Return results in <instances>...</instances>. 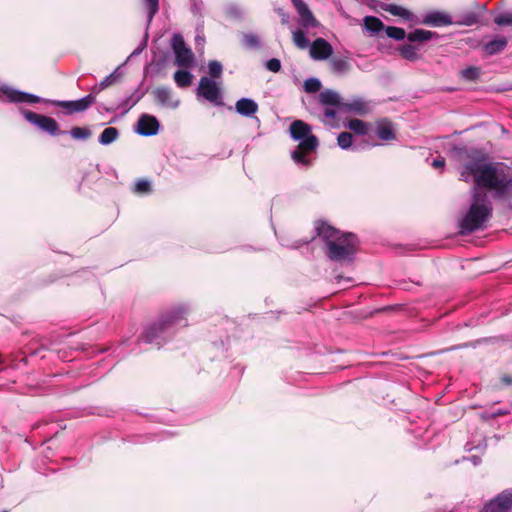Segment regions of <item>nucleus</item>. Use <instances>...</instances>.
<instances>
[{"label": "nucleus", "instance_id": "nucleus-16", "mask_svg": "<svg viewBox=\"0 0 512 512\" xmlns=\"http://www.w3.org/2000/svg\"><path fill=\"white\" fill-rule=\"evenodd\" d=\"M332 52V46L323 38L316 39L310 46V55L315 60L327 59Z\"/></svg>", "mask_w": 512, "mask_h": 512}, {"label": "nucleus", "instance_id": "nucleus-43", "mask_svg": "<svg viewBox=\"0 0 512 512\" xmlns=\"http://www.w3.org/2000/svg\"><path fill=\"white\" fill-rule=\"evenodd\" d=\"M400 53L408 60H414L416 58V48L413 45H404L400 49Z\"/></svg>", "mask_w": 512, "mask_h": 512}, {"label": "nucleus", "instance_id": "nucleus-19", "mask_svg": "<svg viewBox=\"0 0 512 512\" xmlns=\"http://www.w3.org/2000/svg\"><path fill=\"white\" fill-rule=\"evenodd\" d=\"M145 95V92L140 88H137L133 93L123 100L114 108V110L121 109L123 113H127L132 107H134Z\"/></svg>", "mask_w": 512, "mask_h": 512}, {"label": "nucleus", "instance_id": "nucleus-44", "mask_svg": "<svg viewBox=\"0 0 512 512\" xmlns=\"http://www.w3.org/2000/svg\"><path fill=\"white\" fill-rule=\"evenodd\" d=\"M478 22V15L475 12H469L464 15L462 21L456 22V24H462L466 26L474 25Z\"/></svg>", "mask_w": 512, "mask_h": 512}, {"label": "nucleus", "instance_id": "nucleus-4", "mask_svg": "<svg viewBox=\"0 0 512 512\" xmlns=\"http://www.w3.org/2000/svg\"><path fill=\"white\" fill-rule=\"evenodd\" d=\"M473 191L470 208L459 221V233L461 235H467L482 229L484 223L492 215V205L486 196L481 194L477 188Z\"/></svg>", "mask_w": 512, "mask_h": 512}, {"label": "nucleus", "instance_id": "nucleus-24", "mask_svg": "<svg viewBox=\"0 0 512 512\" xmlns=\"http://www.w3.org/2000/svg\"><path fill=\"white\" fill-rule=\"evenodd\" d=\"M194 62V55L190 48H185L175 54V63L180 67H191Z\"/></svg>", "mask_w": 512, "mask_h": 512}, {"label": "nucleus", "instance_id": "nucleus-23", "mask_svg": "<svg viewBox=\"0 0 512 512\" xmlns=\"http://www.w3.org/2000/svg\"><path fill=\"white\" fill-rule=\"evenodd\" d=\"M330 65L332 71L338 75L347 74L351 70V61L348 57H334Z\"/></svg>", "mask_w": 512, "mask_h": 512}, {"label": "nucleus", "instance_id": "nucleus-30", "mask_svg": "<svg viewBox=\"0 0 512 512\" xmlns=\"http://www.w3.org/2000/svg\"><path fill=\"white\" fill-rule=\"evenodd\" d=\"M347 126L358 135H365L368 133V124L360 119L349 120Z\"/></svg>", "mask_w": 512, "mask_h": 512}, {"label": "nucleus", "instance_id": "nucleus-27", "mask_svg": "<svg viewBox=\"0 0 512 512\" xmlns=\"http://www.w3.org/2000/svg\"><path fill=\"white\" fill-rule=\"evenodd\" d=\"M173 78L178 87L186 88L191 85L193 75L187 70H177Z\"/></svg>", "mask_w": 512, "mask_h": 512}, {"label": "nucleus", "instance_id": "nucleus-22", "mask_svg": "<svg viewBox=\"0 0 512 512\" xmlns=\"http://www.w3.org/2000/svg\"><path fill=\"white\" fill-rule=\"evenodd\" d=\"M121 73L119 72V68L115 69L111 74L106 76L101 82L95 84L91 88L92 95L96 96L98 93H100L102 90L106 89L107 87L111 86L116 82V80L120 77Z\"/></svg>", "mask_w": 512, "mask_h": 512}, {"label": "nucleus", "instance_id": "nucleus-26", "mask_svg": "<svg viewBox=\"0 0 512 512\" xmlns=\"http://www.w3.org/2000/svg\"><path fill=\"white\" fill-rule=\"evenodd\" d=\"M119 137V131L115 127L105 128L99 136V143L101 145H109L116 141Z\"/></svg>", "mask_w": 512, "mask_h": 512}, {"label": "nucleus", "instance_id": "nucleus-8", "mask_svg": "<svg viewBox=\"0 0 512 512\" xmlns=\"http://www.w3.org/2000/svg\"><path fill=\"white\" fill-rule=\"evenodd\" d=\"M197 96L203 97L207 101L219 105L221 104L222 96L219 85L213 79L203 76L199 80L197 87Z\"/></svg>", "mask_w": 512, "mask_h": 512}, {"label": "nucleus", "instance_id": "nucleus-3", "mask_svg": "<svg viewBox=\"0 0 512 512\" xmlns=\"http://www.w3.org/2000/svg\"><path fill=\"white\" fill-rule=\"evenodd\" d=\"M188 306L179 304L162 314L159 319L147 326L141 335V340L148 344H156L161 347L170 339L179 328L188 325L186 315Z\"/></svg>", "mask_w": 512, "mask_h": 512}, {"label": "nucleus", "instance_id": "nucleus-33", "mask_svg": "<svg viewBox=\"0 0 512 512\" xmlns=\"http://www.w3.org/2000/svg\"><path fill=\"white\" fill-rule=\"evenodd\" d=\"M225 13L230 18L241 19L243 17L244 10L236 3H229L225 6Z\"/></svg>", "mask_w": 512, "mask_h": 512}, {"label": "nucleus", "instance_id": "nucleus-45", "mask_svg": "<svg viewBox=\"0 0 512 512\" xmlns=\"http://www.w3.org/2000/svg\"><path fill=\"white\" fill-rule=\"evenodd\" d=\"M151 190L150 182L147 180H139L135 184V192L144 194Z\"/></svg>", "mask_w": 512, "mask_h": 512}, {"label": "nucleus", "instance_id": "nucleus-28", "mask_svg": "<svg viewBox=\"0 0 512 512\" xmlns=\"http://www.w3.org/2000/svg\"><path fill=\"white\" fill-rule=\"evenodd\" d=\"M381 9L393 16H398L403 19H409L411 16V13L408 10L396 4H382Z\"/></svg>", "mask_w": 512, "mask_h": 512}, {"label": "nucleus", "instance_id": "nucleus-46", "mask_svg": "<svg viewBox=\"0 0 512 512\" xmlns=\"http://www.w3.org/2000/svg\"><path fill=\"white\" fill-rule=\"evenodd\" d=\"M324 120L333 121L337 113H341L336 107L324 106Z\"/></svg>", "mask_w": 512, "mask_h": 512}, {"label": "nucleus", "instance_id": "nucleus-12", "mask_svg": "<svg viewBox=\"0 0 512 512\" xmlns=\"http://www.w3.org/2000/svg\"><path fill=\"white\" fill-rule=\"evenodd\" d=\"M160 123L155 116L142 114L138 121L135 131L142 136H153L159 131Z\"/></svg>", "mask_w": 512, "mask_h": 512}, {"label": "nucleus", "instance_id": "nucleus-29", "mask_svg": "<svg viewBox=\"0 0 512 512\" xmlns=\"http://www.w3.org/2000/svg\"><path fill=\"white\" fill-rule=\"evenodd\" d=\"M243 45L248 49H259L261 40L255 33H245L242 38Z\"/></svg>", "mask_w": 512, "mask_h": 512}, {"label": "nucleus", "instance_id": "nucleus-13", "mask_svg": "<svg viewBox=\"0 0 512 512\" xmlns=\"http://www.w3.org/2000/svg\"><path fill=\"white\" fill-rule=\"evenodd\" d=\"M156 102L170 109H176L180 105V100L176 98L169 87L160 86L152 91Z\"/></svg>", "mask_w": 512, "mask_h": 512}, {"label": "nucleus", "instance_id": "nucleus-55", "mask_svg": "<svg viewBox=\"0 0 512 512\" xmlns=\"http://www.w3.org/2000/svg\"><path fill=\"white\" fill-rule=\"evenodd\" d=\"M335 280L337 281V283H340L342 280H346L347 282H352V279L351 278H344L343 276L341 275H337L335 277Z\"/></svg>", "mask_w": 512, "mask_h": 512}, {"label": "nucleus", "instance_id": "nucleus-15", "mask_svg": "<svg viewBox=\"0 0 512 512\" xmlns=\"http://www.w3.org/2000/svg\"><path fill=\"white\" fill-rule=\"evenodd\" d=\"M370 111V106L363 98L357 97L348 101L343 100L342 113H352L356 115H363Z\"/></svg>", "mask_w": 512, "mask_h": 512}, {"label": "nucleus", "instance_id": "nucleus-21", "mask_svg": "<svg viewBox=\"0 0 512 512\" xmlns=\"http://www.w3.org/2000/svg\"><path fill=\"white\" fill-rule=\"evenodd\" d=\"M299 15V24L308 29V28H314L318 25L317 20L313 16L312 12L308 8V6L305 4L299 9L296 10Z\"/></svg>", "mask_w": 512, "mask_h": 512}, {"label": "nucleus", "instance_id": "nucleus-39", "mask_svg": "<svg viewBox=\"0 0 512 512\" xmlns=\"http://www.w3.org/2000/svg\"><path fill=\"white\" fill-rule=\"evenodd\" d=\"M498 26H512V12H504L494 18Z\"/></svg>", "mask_w": 512, "mask_h": 512}, {"label": "nucleus", "instance_id": "nucleus-11", "mask_svg": "<svg viewBox=\"0 0 512 512\" xmlns=\"http://www.w3.org/2000/svg\"><path fill=\"white\" fill-rule=\"evenodd\" d=\"M420 22L432 27H446L454 23L448 13L438 10L423 13Z\"/></svg>", "mask_w": 512, "mask_h": 512}, {"label": "nucleus", "instance_id": "nucleus-47", "mask_svg": "<svg viewBox=\"0 0 512 512\" xmlns=\"http://www.w3.org/2000/svg\"><path fill=\"white\" fill-rule=\"evenodd\" d=\"M191 3V12L194 15L202 16V10H203V1L202 0H190Z\"/></svg>", "mask_w": 512, "mask_h": 512}, {"label": "nucleus", "instance_id": "nucleus-25", "mask_svg": "<svg viewBox=\"0 0 512 512\" xmlns=\"http://www.w3.org/2000/svg\"><path fill=\"white\" fill-rule=\"evenodd\" d=\"M364 27L371 34H377L384 29V24L377 17L366 16L364 18Z\"/></svg>", "mask_w": 512, "mask_h": 512}, {"label": "nucleus", "instance_id": "nucleus-56", "mask_svg": "<svg viewBox=\"0 0 512 512\" xmlns=\"http://www.w3.org/2000/svg\"><path fill=\"white\" fill-rule=\"evenodd\" d=\"M408 39H409V41H411V42L416 41V31H414V32H410V33L408 34Z\"/></svg>", "mask_w": 512, "mask_h": 512}, {"label": "nucleus", "instance_id": "nucleus-40", "mask_svg": "<svg viewBox=\"0 0 512 512\" xmlns=\"http://www.w3.org/2000/svg\"><path fill=\"white\" fill-rule=\"evenodd\" d=\"M440 38V35L436 32L424 30V29H418V43L429 41L432 39L438 40Z\"/></svg>", "mask_w": 512, "mask_h": 512}, {"label": "nucleus", "instance_id": "nucleus-57", "mask_svg": "<svg viewBox=\"0 0 512 512\" xmlns=\"http://www.w3.org/2000/svg\"><path fill=\"white\" fill-rule=\"evenodd\" d=\"M502 381H503L505 384H507V385L512 384V378H511L510 376H504V377L502 378Z\"/></svg>", "mask_w": 512, "mask_h": 512}, {"label": "nucleus", "instance_id": "nucleus-5", "mask_svg": "<svg viewBox=\"0 0 512 512\" xmlns=\"http://www.w3.org/2000/svg\"><path fill=\"white\" fill-rule=\"evenodd\" d=\"M290 136L299 141V145L291 153V158L298 165L310 166L311 162L305 155L316 150L319 145L317 137L311 133V127L302 120H295L290 125Z\"/></svg>", "mask_w": 512, "mask_h": 512}, {"label": "nucleus", "instance_id": "nucleus-48", "mask_svg": "<svg viewBox=\"0 0 512 512\" xmlns=\"http://www.w3.org/2000/svg\"><path fill=\"white\" fill-rule=\"evenodd\" d=\"M266 68L271 72H279L281 69V62L277 58H272L266 62Z\"/></svg>", "mask_w": 512, "mask_h": 512}, {"label": "nucleus", "instance_id": "nucleus-50", "mask_svg": "<svg viewBox=\"0 0 512 512\" xmlns=\"http://www.w3.org/2000/svg\"><path fill=\"white\" fill-rule=\"evenodd\" d=\"M435 169H440V168H443L444 165H445V160L444 158H436L432 161V164H431Z\"/></svg>", "mask_w": 512, "mask_h": 512}, {"label": "nucleus", "instance_id": "nucleus-34", "mask_svg": "<svg viewBox=\"0 0 512 512\" xmlns=\"http://www.w3.org/2000/svg\"><path fill=\"white\" fill-rule=\"evenodd\" d=\"M69 134L75 140H87L91 137V131L87 127H73Z\"/></svg>", "mask_w": 512, "mask_h": 512}, {"label": "nucleus", "instance_id": "nucleus-7", "mask_svg": "<svg viewBox=\"0 0 512 512\" xmlns=\"http://www.w3.org/2000/svg\"><path fill=\"white\" fill-rule=\"evenodd\" d=\"M45 100V103L64 109L66 114H73L86 111L95 102V96L88 94L81 99L71 101Z\"/></svg>", "mask_w": 512, "mask_h": 512}, {"label": "nucleus", "instance_id": "nucleus-32", "mask_svg": "<svg viewBox=\"0 0 512 512\" xmlns=\"http://www.w3.org/2000/svg\"><path fill=\"white\" fill-rule=\"evenodd\" d=\"M144 6L147 11V24L150 25L159 10V0H144Z\"/></svg>", "mask_w": 512, "mask_h": 512}, {"label": "nucleus", "instance_id": "nucleus-37", "mask_svg": "<svg viewBox=\"0 0 512 512\" xmlns=\"http://www.w3.org/2000/svg\"><path fill=\"white\" fill-rule=\"evenodd\" d=\"M321 88V82L318 78L311 77L304 82V91L307 93L318 92Z\"/></svg>", "mask_w": 512, "mask_h": 512}, {"label": "nucleus", "instance_id": "nucleus-54", "mask_svg": "<svg viewBox=\"0 0 512 512\" xmlns=\"http://www.w3.org/2000/svg\"><path fill=\"white\" fill-rule=\"evenodd\" d=\"M195 40H196V44H197V45H203V44H204V42H205L204 37H203V36H200V35H197V36H196V38H195Z\"/></svg>", "mask_w": 512, "mask_h": 512}, {"label": "nucleus", "instance_id": "nucleus-41", "mask_svg": "<svg viewBox=\"0 0 512 512\" xmlns=\"http://www.w3.org/2000/svg\"><path fill=\"white\" fill-rule=\"evenodd\" d=\"M171 45H172V48H173L175 54L177 52L187 48L185 41L180 34L173 35L172 40H171Z\"/></svg>", "mask_w": 512, "mask_h": 512}, {"label": "nucleus", "instance_id": "nucleus-6", "mask_svg": "<svg viewBox=\"0 0 512 512\" xmlns=\"http://www.w3.org/2000/svg\"><path fill=\"white\" fill-rule=\"evenodd\" d=\"M20 113L29 123L51 136H57L62 133L57 121L52 117L37 114L24 108H20Z\"/></svg>", "mask_w": 512, "mask_h": 512}, {"label": "nucleus", "instance_id": "nucleus-17", "mask_svg": "<svg viewBox=\"0 0 512 512\" xmlns=\"http://www.w3.org/2000/svg\"><path fill=\"white\" fill-rule=\"evenodd\" d=\"M319 102L323 106L336 107L340 112L342 110L343 99L334 90L326 89L319 94Z\"/></svg>", "mask_w": 512, "mask_h": 512}, {"label": "nucleus", "instance_id": "nucleus-38", "mask_svg": "<svg viewBox=\"0 0 512 512\" xmlns=\"http://www.w3.org/2000/svg\"><path fill=\"white\" fill-rule=\"evenodd\" d=\"M209 74L212 78H220L222 75V64L217 60H212L208 63Z\"/></svg>", "mask_w": 512, "mask_h": 512}, {"label": "nucleus", "instance_id": "nucleus-36", "mask_svg": "<svg viewBox=\"0 0 512 512\" xmlns=\"http://www.w3.org/2000/svg\"><path fill=\"white\" fill-rule=\"evenodd\" d=\"M386 35L389 38L395 39V40H403L406 36V32L404 29L394 26H388L385 28Z\"/></svg>", "mask_w": 512, "mask_h": 512}, {"label": "nucleus", "instance_id": "nucleus-20", "mask_svg": "<svg viewBox=\"0 0 512 512\" xmlns=\"http://www.w3.org/2000/svg\"><path fill=\"white\" fill-rule=\"evenodd\" d=\"M508 40L504 36H496L483 46V50L487 55H495L502 52L507 46Z\"/></svg>", "mask_w": 512, "mask_h": 512}, {"label": "nucleus", "instance_id": "nucleus-42", "mask_svg": "<svg viewBox=\"0 0 512 512\" xmlns=\"http://www.w3.org/2000/svg\"><path fill=\"white\" fill-rule=\"evenodd\" d=\"M462 77L466 80L473 81L476 80L480 75V70L477 67H467L461 72Z\"/></svg>", "mask_w": 512, "mask_h": 512}, {"label": "nucleus", "instance_id": "nucleus-10", "mask_svg": "<svg viewBox=\"0 0 512 512\" xmlns=\"http://www.w3.org/2000/svg\"><path fill=\"white\" fill-rule=\"evenodd\" d=\"M512 489H505L482 508L480 512H511Z\"/></svg>", "mask_w": 512, "mask_h": 512}, {"label": "nucleus", "instance_id": "nucleus-14", "mask_svg": "<svg viewBox=\"0 0 512 512\" xmlns=\"http://www.w3.org/2000/svg\"><path fill=\"white\" fill-rule=\"evenodd\" d=\"M374 133L382 141H391L396 137L394 124L385 118L375 122Z\"/></svg>", "mask_w": 512, "mask_h": 512}, {"label": "nucleus", "instance_id": "nucleus-1", "mask_svg": "<svg viewBox=\"0 0 512 512\" xmlns=\"http://www.w3.org/2000/svg\"><path fill=\"white\" fill-rule=\"evenodd\" d=\"M459 155L467 159L460 171V180L469 182L472 178L477 187L494 191L497 199L512 198V169L503 162H485V156L475 149H460Z\"/></svg>", "mask_w": 512, "mask_h": 512}, {"label": "nucleus", "instance_id": "nucleus-49", "mask_svg": "<svg viewBox=\"0 0 512 512\" xmlns=\"http://www.w3.org/2000/svg\"><path fill=\"white\" fill-rule=\"evenodd\" d=\"M509 413H510L509 409H497L495 411H492L489 416L491 418H496L498 416L507 415Z\"/></svg>", "mask_w": 512, "mask_h": 512}, {"label": "nucleus", "instance_id": "nucleus-18", "mask_svg": "<svg viewBox=\"0 0 512 512\" xmlns=\"http://www.w3.org/2000/svg\"><path fill=\"white\" fill-rule=\"evenodd\" d=\"M236 112L245 117H251L258 111V104L251 98L243 97L235 104Z\"/></svg>", "mask_w": 512, "mask_h": 512}, {"label": "nucleus", "instance_id": "nucleus-31", "mask_svg": "<svg viewBox=\"0 0 512 512\" xmlns=\"http://www.w3.org/2000/svg\"><path fill=\"white\" fill-rule=\"evenodd\" d=\"M337 143L338 146L344 150H356V147L353 146V136L348 132L340 133L337 138Z\"/></svg>", "mask_w": 512, "mask_h": 512}, {"label": "nucleus", "instance_id": "nucleus-58", "mask_svg": "<svg viewBox=\"0 0 512 512\" xmlns=\"http://www.w3.org/2000/svg\"><path fill=\"white\" fill-rule=\"evenodd\" d=\"M2 512H8L7 510H3Z\"/></svg>", "mask_w": 512, "mask_h": 512}, {"label": "nucleus", "instance_id": "nucleus-2", "mask_svg": "<svg viewBox=\"0 0 512 512\" xmlns=\"http://www.w3.org/2000/svg\"><path fill=\"white\" fill-rule=\"evenodd\" d=\"M317 234L325 244V254L329 260L343 264H351L357 252V237L352 233H342L327 223L316 227Z\"/></svg>", "mask_w": 512, "mask_h": 512}, {"label": "nucleus", "instance_id": "nucleus-51", "mask_svg": "<svg viewBox=\"0 0 512 512\" xmlns=\"http://www.w3.org/2000/svg\"><path fill=\"white\" fill-rule=\"evenodd\" d=\"M145 47H146V40L131 53V56L140 54Z\"/></svg>", "mask_w": 512, "mask_h": 512}, {"label": "nucleus", "instance_id": "nucleus-52", "mask_svg": "<svg viewBox=\"0 0 512 512\" xmlns=\"http://www.w3.org/2000/svg\"><path fill=\"white\" fill-rule=\"evenodd\" d=\"M469 460L473 463L474 466H477L481 463V458L476 455L471 456Z\"/></svg>", "mask_w": 512, "mask_h": 512}, {"label": "nucleus", "instance_id": "nucleus-35", "mask_svg": "<svg viewBox=\"0 0 512 512\" xmlns=\"http://www.w3.org/2000/svg\"><path fill=\"white\" fill-rule=\"evenodd\" d=\"M293 41L295 45L301 49L307 48L310 44L309 39L302 30H296L293 32Z\"/></svg>", "mask_w": 512, "mask_h": 512}, {"label": "nucleus", "instance_id": "nucleus-53", "mask_svg": "<svg viewBox=\"0 0 512 512\" xmlns=\"http://www.w3.org/2000/svg\"><path fill=\"white\" fill-rule=\"evenodd\" d=\"M291 1L296 10L306 4L303 0H291Z\"/></svg>", "mask_w": 512, "mask_h": 512}, {"label": "nucleus", "instance_id": "nucleus-9", "mask_svg": "<svg viewBox=\"0 0 512 512\" xmlns=\"http://www.w3.org/2000/svg\"><path fill=\"white\" fill-rule=\"evenodd\" d=\"M7 99L11 103H27L36 104L38 102H46L45 98H41L35 94L27 93L13 89L8 86L0 87V100Z\"/></svg>", "mask_w": 512, "mask_h": 512}]
</instances>
